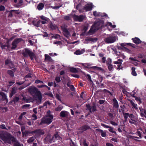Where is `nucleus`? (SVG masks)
Listing matches in <instances>:
<instances>
[{"mask_svg":"<svg viewBox=\"0 0 146 146\" xmlns=\"http://www.w3.org/2000/svg\"><path fill=\"white\" fill-rule=\"evenodd\" d=\"M0 138L5 143L11 144L12 143L13 146H21L20 142L9 133L5 132L0 134Z\"/></svg>","mask_w":146,"mask_h":146,"instance_id":"nucleus-1","label":"nucleus"},{"mask_svg":"<svg viewBox=\"0 0 146 146\" xmlns=\"http://www.w3.org/2000/svg\"><path fill=\"white\" fill-rule=\"evenodd\" d=\"M104 21L103 20H100L99 21L95 23L92 26L89 32L93 33L96 31L104 27Z\"/></svg>","mask_w":146,"mask_h":146,"instance_id":"nucleus-2","label":"nucleus"},{"mask_svg":"<svg viewBox=\"0 0 146 146\" xmlns=\"http://www.w3.org/2000/svg\"><path fill=\"white\" fill-rule=\"evenodd\" d=\"M28 90L31 94L36 96L38 99L41 101L42 98V95L40 91L38 90V89L35 87L31 86L29 87Z\"/></svg>","mask_w":146,"mask_h":146,"instance_id":"nucleus-3","label":"nucleus"},{"mask_svg":"<svg viewBox=\"0 0 146 146\" xmlns=\"http://www.w3.org/2000/svg\"><path fill=\"white\" fill-rule=\"evenodd\" d=\"M22 54L25 57H27L29 56L31 60H33V57L35 56V54L27 48H25L23 50Z\"/></svg>","mask_w":146,"mask_h":146,"instance_id":"nucleus-4","label":"nucleus"},{"mask_svg":"<svg viewBox=\"0 0 146 146\" xmlns=\"http://www.w3.org/2000/svg\"><path fill=\"white\" fill-rule=\"evenodd\" d=\"M117 37L115 36L110 35L105 38L104 40L106 43H111L114 42L117 40Z\"/></svg>","mask_w":146,"mask_h":146,"instance_id":"nucleus-5","label":"nucleus"},{"mask_svg":"<svg viewBox=\"0 0 146 146\" xmlns=\"http://www.w3.org/2000/svg\"><path fill=\"white\" fill-rule=\"evenodd\" d=\"M86 110L89 111L90 113L94 112L97 111L96 104L93 103L92 106H91L90 104H86Z\"/></svg>","mask_w":146,"mask_h":146,"instance_id":"nucleus-6","label":"nucleus"},{"mask_svg":"<svg viewBox=\"0 0 146 146\" xmlns=\"http://www.w3.org/2000/svg\"><path fill=\"white\" fill-rule=\"evenodd\" d=\"M67 27V26L65 24L61 26V28L64 33V36L67 38L70 36V33L68 30Z\"/></svg>","mask_w":146,"mask_h":146,"instance_id":"nucleus-7","label":"nucleus"},{"mask_svg":"<svg viewBox=\"0 0 146 146\" xmlns=\"http://www.w3.org/2000/svg\"><path fill=\"white\" fill-rule=\"evenodd\" d=\"M52 121L51 119L48 118L47 117H42L41 119V122L39 125H42L43 124H50Z\"/></svg>","mask_w":146,"mask_h":146,"instance_id":"nucleus-8","label":"nucleus"},{"mask_svg":"<svg viewBox=\"0 0 146 146\" xmlns=\"http://www.w3.org/2000/svg\"><path fill=\"white\" fill-rule=\"evenodd\" d=\"M73 18L75 21L80 22H82L85 18V16L83 15H77L75 14L73 16Z\"/></svg>","mask_w":146,"mask_h":146,"instance_id":"nucleus-9","label":"nucleus"},{"mask_svg":"<svg viewBox=\"0 0 146 146\" xmlns=\"http://www.w3.org/2000/svg\"><path fill=\"white\" fill-rule=\"evenodd\" d=\"M34 134H35V136L39 137L43 135L44 133V131L43 129H36L33 131Z\"/></svg>","mask_w":146,"mask_h":146,"instance_id":"nucleus-10","label":"nucleus"},{"mask_svg":"<svg viewBox=\"0 0 146 146\" xmlns=\"http://www.w3.org/2000/svg\"><path fill=\"white\" fill-rule=\"evenodd\" d=\"M48 27L50 30H54L56 29H58L57 25L52 23L51 22L49 23Z\"/></svg>","mask_w":146,"mask_h":146,"instance_id":"nucleus-11","label":"nucleus"},{"mask_svg":"<svg viewBox=\"0 0 146 146\" xmlns=\"http://www.w3.org/2000/svg\"><path fill=\"white\" fill-rule=\"evenodd\" d=\"M93 8L92 3L88 4L85 6H84L83 8V11L85 10L86 11H89L91 10Z\"/></svg>","mask_w":146,"mask_h":146,"instance_id":"nucleus-12","label":"nucleus"},{"mask_svg":"<svg viewBox=\"0 0 146 146\" xmlns=\"http://www.w3.org/2000/svg\"><path fill=\"white\" fill-rule=\"evenodd\" d=\"M90 129V127L89 126L85 125L80 127L79 129L81 131L80 133H82L84 131Z\"/></svg>","mask_w":146,"mask_h":146,"instance_id":"nucleus-13","label":"nucleus"},{"mask_svg":"<svg viewBox=\"0 0 146 146\" xmlns=\"http://www.w3.org/2000/svg\"><path fill=\"white\" fill-rule=\"evenodd\" d=\"M44 143H51L52 141H54L53 140V138L52 137V138H50V136L47 135L44 139Z\"/></svg>","mask_w":146,"mask_h":146,"instance_id":"nucleus-14","label":"nucleus"},{"mask_svg":"<svg viewBox=\"0 0 146 146\" xmlns=\"http://www.w3.org/2000/svg\"><path fill=\"white\" fill-rule=\"evenodd\" d=\"M0 96H2V101H6V102H8V100L7 98L6 95L5 93L2 92H0Z\"/></svg>","mask_w":146,"mask_h":146,"instance_id":"nucleus-15","label":"nucleus"},{"mask_svg":"<svg viewBox=\"0 0 146 146\" xmlns=\"http://www.w3.org/2000/svg\"><path fill=\"white\" fill-rule=\"evenodd\" d=\"M21 130L23 134V136L24 135H25V136H26L29 134H32L33 135L34 134L33 131L25 130V132L24 133L23 131V129L22 128H21Z\"/></svg>","mask_w":146,"mask_h":146,"instance_id":"nucleus-16","label":"nucleus"},{"mask_svg":"<svg viewBox=\"0 0 146 146\" xmlns=\"http://www.w3.org/2000/svg\"><path fill=\"white\" fill-rule=\"evenodd\" d=\"M17 90V88L16 87H13L12 88L11 91L9 96L10 98H12L13 96L16 93Z\"/></svg>","mask_w":146,"mask_h":146,"instance_id":"nucleus-17","label":"nucleus"},{"mask_svg":"<svg viewBox=\"0 0 146 146\" xmlns=\"http://www.w3.org/2000/svg\"><path fill=\"white\" fill-rule=\"evenodd\" d=\"M132 40L134 43L136 44H139L141 43V41L137 37H135L134 38H132Z\"/></svg>","mask_w":146,"mask_h":146,"instance_id":"nucleus-18","label":"nucleus"},{"mask_svg":"<svg viewBox=\"0 0 146 146\" xmlns=\"http://www.w3.org/2000/svg\"><path fill=\"white\" fill-rule=\"evenodd\" d=\"M60 116L62 117H64L68 116V112L65 111H62L60 114Z\"/></svg>","mask_w":146,"mask_h":146,"instance_id":"nucleus-19","label":"nucleus"},{"mask_svg":"<svg viewBox=\"0 0 146 146\" xmlns=\"http://www.w3.org/2000/svg\"><path fill=\"white\" fill-rule=\"evenodd\" d=\"M83 8V7H82V5L81 3H80L77 5L76 7V9L78 10L79 12L80 13H82L84 11Z\"/></svg>","mask_w":146,"mask_h":146,"instance_id":"nucleus-20","label":"nucleus"},{"mask_svg":"<svg viewBox=\"0 0 146 146\" xmlns=\"http://www.w3.org/2000/svg\"><path fill=\"white\" fill-rule=\"evenodd\" d=\"M113 106L114 108H117L119 107V105L117 101L116 98H114L113 100Z\"/></svg>","mask_w":146,"mask_h":146,"instance_id":"nucleus-21","label":"nucleus"},{"mask_svg":"<svg viewBox=\"0 0 146 146\" xmlns=\"http://www.w3.org/2000/svg\"><path fill=\"white\" fill-rule=\"evenodd\" d=\"M52 137L53 138V140L54 138L56 140H61L62 139V138L58 135L57 132H56V133H55Z\"/></svg>","mask_w":146,"mask_h":146,"instance_id":"nucleus-22","label":"nucleus"},{"mask_svg":"<svg viewBox=\"0 0 146 146\" xmlns=\"http://www.w3.org/2000/svg\"><path fill=\"white\" fill-rule=\"evenodd\" d=\"M11 64L12 66L13 65V63L12 61H11L10 59H7L5 60V65H8Z\"/></svg>","mask_w":146,"mask_h":146,"instance_id":"nucleus-23","label":"nucleus"},{"mask_svg":"<svg viewBox=\"0 0 146 146\" xmlns=\"http://www.w3.org/2000/svg\"><path fill=\"white\" fill-rule=\"evenodd\" d=\"M85 51V50L84 49H82L81 50H76L74 52L75 54L76 55H80L82 54Z\"/></svg>","mask_w":146,"mask_h":146,"instance_id":"nucleus-24","label":"nucleus"},{"mask_svg":"<svg viewBox=\"0 0 146 146\" xmlns=\"http://www.w3.org/2000/svg\"><path fill=\"white\" fill-rule=\"evenodd\" d=\"M91 68L93 69L96 70H98L101 71L102 72L104 71V69L101 67H98L96 66H92Z\"/></svg>","mask_w":146,"mask_h":146,"instance_id":"nucleus-25","label":"nucleus"},{"mask_svg":"<svg viewBox=\"0 0 146 146\" xmlns=\"http://www.w3.org/2000/svg\"><path fill=\"white\" fill-rule=\"evenodd\" d=\"M44 7V5L42 3H40L38 5L37 8L39 10H42Z\"/></svg>","mask_w":146,"mask_h":146,"instance_id":"nucleus-26","label":"nucleus"},{"mask_svg":"<svg viewBox=\"0 0 146 146\" xmlns=\"http://www.w3.org/2000/svg\"><path fill=\"white\" fill-rule=\"evenodd\" d=\"M83 74L86 77L89 81L90 82L93 83V82L91 79V76L89 74H86L85 73H84Z\"/></svg>","mask_w":146,"mask_h":146,"instance_id":"nucleus-27","label":"nucleus"},{"mask_svg":"<svg viewBox=\"0 0 146 146\" xmlns=\"http://www.w3.org/2000/svg\"><path fill=\"white\" fill-rule=\"evenodd\" d=\"M70 71L71 72L74 73H75L78 72V71L76 68L74 67H71L70 69Z\"/></svg>","mask_w":146,"mask_h":146,"instance_id":"nucleus-28","label":"nucleus"},{"mask_svg":"<svg viewBox=\"0 0 146 146\" xmlns=\"http://www.w3.org/2000/svg\"><path fill=\"white\" fill-rule=\"evenodd\" d=\"M98 131L99 133H101V135L102 137H105L106 136V133L100 129H98Z\"/></svg>","mask_w":146,"mask_h":146,"instance_id":"nucleus-29","label":"nucleus"},{"mask_svg":"<svg viewBox=\"0 0 146 146\" xmlns=\"http://www.w3.org/2000/svg\"><path fill=\"white\" fill-rule=\"evenodd\" d=\"M23 40V39L22 38H19L15 39L13 41L17 45L20 42Z\"/></svg>","mask_w":146,"mask_h":146,"instance_id":"nucleus-30","label":"nucleus"},{"mask_svg":"<svg viewBox=\"0 0 146 146\" xmlns=\"http://www.w3.org/2000/svg\"><path fill=\"white\" fill-rule=\"evenodd\" d=\"M41 21L40 20L38 21H33V25L36 27H39L40 24V23Z\"/></svg>","mask_w":146,"mask_h":146,"instance_id":"nucleus-31","label":"nucleus"},{"mask_svg":"<svg viewBox=\"0 0 146 146\" xmlns=\"http://www.w3.org/2000/svg\"><path fill=\"white\" fill-rule=\"evenodd\" d=\"M123 114L124 115V118L125 120V121H126L128 117L129 116V113H124V112H123Z\"/></svg>","mask_w":146,"mask_h":146,"instance_id":"nucleus-32","label":"nucleus"},{"mask_svg":"<svg viewBox=\"0 0 146 146\" xmlns=\"http://www.w3.org/2000/svg\"><path fill=\"white\" fill-rule=\"evenodd\" d=\"M45 60H48L49 61L51 62L52 61V60L51 57L46 54L45 55Z\"/></svg>","mask_w":146,"mask_h":146,"instance_id":"nucleus-33","label":"nucleus"},{"mask_svg":"<svg viewBox=\"0 0 146 146\" xmlns=\"http://www.w3.org/2000/svg\"><path fill=\"white\" fill-rule=\"evenodd\" d=\"M129 101L130 102V103L132 105L133 108H135V110L137 109V104H135L131 100H130Z\"/></svg>","mask_w":146,"mask_h":146,"instance_id":"nucleus-34","label":"nucleus"},{"mask_svg":"<svg viewBox=\"0 0 146 146\" xmlns=\"http://www.w3.org/2000/svg\"><path fill=\"white\" fill-rule=\"evenodd\" d=\"M82 65L84 66V68H92L91 67L92 66L90 67H89L90 66V64L88 63H82Z\"/></svg>","mask_w":146,"mask_h":146,"instance_id":"nucleus-35","label":"nucleus"},{"mask_svg":"<svg viewBox=\"0 0 146 146\" xmlns=\"http://www.w3.org/2000/svg\"><path fill=\"white\" fill-rule=\"evenodd\" d=\"M135 68L134 67H133L131 68V74L134 76H136L137 74L135 71Z\"/></svg>","mask_w":146,"mask_h":146,"instance_id":"nucleus-36","label":"nucleus"},{"mask_svg":"<svg viewBox=\"0 0 146 146\" xmlns=\"http://www.w3.org/2000/svg\"><path fill=\"white\" fill-rule=\"evenodd\" d=\"M118 61H114L113 63L115 64H118V65H121L122 62H121L123 61L121 59H119L118 60Z\"/></svg>","mask_w":146,"mask_h":146,"instance_id":"nucleus-37","label":"nucleus"},{"mask_svg":"<svg viewBox=\"0 0 146 146\" xmlns=\"http://www.w3.org/2000/svg\"><path fill=\"white\" fill-rule=\"evenodd\" d=\"M19 98L18 97L15 96L13 100V101L14 104H15L16 102H17L19 100Z\"/></svg>","mask_w":146,"mask_h":146,"instance_id":"nucleus-38","label":"nucleus"},{"mask_svg":"<svg viewBox=\"0 0 146 146\" xmlns=\"http://www.w3.org/2000/svg\"><path fill=\"white\" fill-rule=\"evenodd\" d=\"M11 44L12 46L11 48V49L12 50H14L15 49L17 46V45L13 41L12 42Z\"/></svg>","mask_w":146,"mask_h":146,"instance_id":"nucleus-39","label":"nucleus"},{"mask_svg":"<svg viewBox=\"0 0 146 146\" xmlns=\"http://www.w3.org/2000/svg\"><path fill=\"white\" fill-rule=\"evenodd\" d=\"M7 73L11 77H13L14 76V73L11 70H8L7 71Z\"/></svg>","mask_w":146,"mask_h":146,"instance_id":"nucleus-40","label":"nucleus"},{"mask_svg":"<svg viewBox=\"0 0 146 146\" xmlns=\"http://www.w3.org/2000/svg\"><path fill=\"white\" fill-rule=\"evenodd\" d=\"M35 140V138L34 137H30L27 140V142L29 143H31L33 142Z\"/></svg>","mask_w":146,"mask_h":146,"instance_id":"nucleus-41","label":"nucleus"},{"mask_svg":"<svg viewBox=\"0 0 146 146\" xmlns=\"http://www.w3.org/2000/svg\"><path fill=\"white\" fill-rule=\"evenodd\" d=\"M135 100L138 102V104H141V100L139 97H136L135 98Z\"/></svg>","mask_w":146,"mask_h":146,"instance_id":"nucleus-42","label":"nucleus"},{"mask_svg":"<svg viewBox=\"0 0 146 146\" xmlns=\"http://www.w3.org/2000/svg\"><path fill=\"white\" fill-rule=\"evenodd\" d=\"M139 109L140 110V112L143 113L146 115V110L145 109H143L141 107H139Z\"/></svg>","mask_w":146,"mask_h":146,"instance_id":"nucleus-43","label":"nucleus"},{"mask_svg":"<svg viewBox=\"0 0 146 146\" xmlns=\"http://www.w3.org/2000/svg\"><path fill=\"white\" fill-rule=\"evenodd\" d=\"M98 40V39L96 38H89L88 39V40L89 41H92L93 42H96Z\"/></svg>","mask_w":146,"mask_h":146,"instance_id":"nucleus-44","label":"nucleus"},{"mask_svg":"<svg viewBox=\"0 0 146 146\" xmlns=\"http://www.w3.org/2000/svg\"><path fill=\"white\" fill-rule=\"evenodd\" d=\"M15 11V13L18 14V13L17 12V11L16 10H11L9 13V16L12 17L13 16V15L12 14V12H13Z\"/></svg>","mask_w":146,"mask_h":146,"instance_id":"nucleus-45","label":"nucleus"},{"mask_svg":"<svg viewBox=\"0 0 146 146\" xmlns=\"http://www.w3.org/2000/svg\"><path fill=\"white\" fill-rule=\"evenodd\" d=\"M108 68L109 70L110 71L112 70L113 68V66L111 64L107 65Z\"/></svg>","mask_w":146,"mask_h":146,"instance_id":"nucleus-46","label":"nucleus"},{"mask_svg":"<svg viewBox=\"0 0 146 146\" xmlns=\"http://www.w3.org/2000/svg\"><path fill=\"white\" fill-rule=\"evenodd\" d=\"M55 80L57 83H59L61 81L60 76H56L55 78Z\"/></svg>","mask_w":146,"mask_h":146,"instance_id":"nucleus-47","label":"nucleus"},{"mask_svg":"<svg viewBox=\"0 0 146 146\" xmlns=\"http://www.w3.org/2000/svg\"><path fill=\"white\" fill-rule=\"evenodd\" d=\"M112 62V60L110 58H108L107 59V60L106 62V63L107 65L111 64Z\"/></svg>","mask_w":146,"mask_h":146,"instance_id":"nucleus-48","label":"nucleus"},{"mask_svg":"<svg viewBox=\"0 0 146 146\" xmlns=\"http://www.w3.org/2000/svg\"><path fill=\"white\" fill-rule=\"evenodd\" d=\"M109 131L111 133H114V134H116V133L115 131L113 130V128L111 127H110L109 129Z\"/></svg>","mask_w":146,"mask_h":146,"instance_id":"nucleus-49","label":"nucleus"},{"mask_svg":"<svg viewBox=\"0 0 146 146\" xmlns=\"http://www.w3.org/2000/svg\"><path fill=\"white\" fill-rule=\"evenodd\" d=\"M30 105L29 104H25L22 106V108L24 109H26L29 108Z\"/></svg>","mask_w":146,"mask_h":146,"instance_id":"nucleus-50","label":"nucleus"},{"mask_svg":"<svg viewBox=\"0 0 146 146\" xmlns=\"http://www.w3.org/2000/svg\"><path fill=\"white\" fill-rule=\"evenodd\" d=\"M93 14L94 16L96 17L99 16L100 15V13H97L96 11H94L93 12Z\"/></svg>","mask_w":146,"mask_h":146,"instance_id":"nucleus-51","label":"nucleus"},{"mask_svg":"<svg viewBox=\"0 0 146 146\" xmlns=\"http://www.w3.org/2000/svg\"><path fill=\"white\" fill-rule=\"evenodd\" d=\"M62 107L59 106L55 108V110L56 111H60L62 110Z\"/></svg>","mask_w":146,"mask_h":146,"instance_id":"nucleus-52","label":"nucleus"},{"mask_svg":"<svg viewBox=\"0 0 146 146\" xmlns=\"http://www.w3.org/2000/svg\"><path fill=\"white\" fill-rule=\"evenodd\" d=\"M99 16H101L102 17H106L108 16V15L105 13H100V15Z\"/></svg>","mask_w":146,"mask_h":146,"instance_id":"nucleus-53","label":"nucleus"},{"mask_svg":"<svg viewBox=\"0 0 146 146\" xmlns=\"http://www.w3.org/2000/svg\"><path fill=\"white\" fill-rule=\"evenodd\" d=\"M69 87L72 91L73 92L75 91V88L73 85H71Z\"/></svg>","mask_w":146,"mask_h":146,"instance_id":"nucleus-54","label":"nucleus"},{"mask_svg":"<svg viewBox=\"0 0 146 146\" xmlns=\"http://www.w3.org/2000/svg\"><path fill=\"white\" fill-rule=\"evenodd\" d=\"M56 97L57 99L59 101L61 100V97L58 94H56Z\"/></svg>","mask_w":146,"mask_h":146,"instance_id":"nucleus-55","label":"nucleus"},{"mask_svg":"<svg viewBox=\"0 0 146 146\" xmlns=\"http://www.w3.org/2000/svg\"><path fill=\"white\" fill-rule=\"evenodd\" d=\"M40 18L42 20H44L45 21H47V18L45 17L43 15H42L40 17Z\"/></svg>","mask_w":146,"mask_h":146,"instance_id":"nucleus-56","label":"nucleus"},{"mask_svg":"<svg viewBox=\"0 0 146 146\" xmlns=\"http://www.w3.org/2000/svg\"><path fill=\"white\" fill-rule=\"evenodd\" d=\"M64 19L66 20H69L70 19V17L69 16L66 15L64 17Z\"/></svg>","mask_w":146,"mask_h":146,"instance_id":"nucleus-57","label":"nucleus"},{"mask_svg":"<svg viewBox=\"0 0 146 146\" xmlns=\"http://www.w3.org/2000/svg\"><path fill=\"white\" fill-rule=\"evenodd\" d=\"M0 108H1L0 109L1 110H3V111H4V110L5 111H4V112L7 111L8 110V108L7 107H1Z\"/></svg>","mask_w":146,"mask_h":146,"instance_id":"nucleus-58","label":"nucleus"},{"mask_svg":"<svg viewBox=\"0 0 146 146\" xmlns=\"http://www.w3.org/2000/svg\"><path fill=\"white\" fill-rule=\"evenodd\" d=\"M5 9L4 6L1 5L0 6V11H3Z\"/></svg>","mask_w":146,"mask_h":146,"instance_id":"nucleus-59","label":"nucleus"},{"mask_svg":"<svg viewBox=\"0 0 146 146\" xmlns=\"http://www.w3.org/2000/svg\"><path fill=\"white\" fill-rule=\"evenodd\" d=\"M0 128L3 129L7 130L6 127L5 125L3 124H2L0 125Z\"/></svg>","mask_w":146,"mask_h":146,"instance_id":"nucleus-60","label":"nucleus"},{"mask_svg":"<svg viewBox=\"0 0 146 146\" xmlns=\"http://www.w3.org/2000/svg\"><path fill=\"white\" fill-rule=\"evenodd\" d=\"M101 125L104 127L106 128H110V127L108 125H106L104 124H102Z\"/></svg>","mask_w":146,"mask_h":146,"instance_id":"nucleus-61","label":"nucleus"},{"mask_svg":"<svg viewBox=\"0 0 146 146\" xmlns=\"http://www.w3.org/2000/svg\"><path fill=\"white\" fill-rule=\"evenodd\" d=\"M121 46L122 47H124V46H126L127 45H128L129 44L128 43H121Z\"/></svg>","mask_w":146,"mask_h":146,"instance_id":"nucleus-62","label":"nucleus"},{"mask_svg":"<svg viewBox=\"0 0 146 146\" xmlns=\"http://www.w3.org/2000/svg\"><path fill=\"white\" fill-rule=\"evenodd\" d=\"M102 62L103 63H105L106 61V58L105 57H103L102 58Z\"/></svg>","mask_w":146,"mask_h":146,"instance_id":"nucleus-63","label":"nucleus"},{"mask_svg":"<svg viewBox=\"0 0 146 146\" xmlns=\"http://www.w3.org/2000/svg\"><path fill=\"white\" fill-rule=\"evenodd\" d=\"M46 94L50 97H52L53 96V95L51 92L47 93Z\"/></svg>","mask_w":146,"mask_h":146,"instance_id":"nucleus-64","label":"nucleus"}]
</instances>
